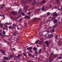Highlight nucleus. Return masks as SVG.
<instances>
[{
    "label": "nucleus",
    "instance_id": "f257e3e1",
    "mask_svg": "<svg viewBox=\"0 0 62 62\" xmlns=\"http://www.w3.org/2000/svg\"><path fill=\"white\" fill-rule=\"evenodd\" d=\"M22 2H21V4H22L23 6L24 7L23 9H24V10L25 11H27V8H28V7L25 5V3H27L26 2H24L23 0H22Z\"/></svg>",
    "mask_w": 62,
    "mask_h": 62
},
{
    "label": "nucleus",
    "instance_id": "f03ea898",
    "mask_svg": "<svg viewBox=\"0 0 62 62\" xmlns=\"http://www.w3.org/2000/svg\"><path fill=\"white\" fill-rule=\"evenodd\" d=\"M52 15L50 17L51 18H52V20H53L56 17V16L57 15V14L56 13V12H55L54 13H53Z\"/></svg>",
    "mask_w": 62,
    "mask_h": 62
},
{
    "label": "nucleus",
    "instance_id": "7ed1b4c3",
    "mask_svg": "<svg viewBox=\"0 0 62 62\" xmlns=\"http://www.w3.org/2000/svg\"><path fill=\"white\" fill-rule=\"evenodd\" d=\"M52 55H53V53H52L50 55L49 57V59H47L45 61L46 62H50L52 61L54 59V58H52Z\"/></svg>",
    "mask_w": 62,
    "mask_h": 62
},
{
    "label": "nucleus",
    "instance_id": "20e7f679",
    "mask_svg": "<svg viewBox=\"0 0 62 62\" xmlns=\"http://www.w3.org/2000/svg\"><path fill=\"white\" fill-rule=\"evenodd\" d=\"M45 43L47 45V47H49V44H50V43L49 42V41H48L46 40L45 41Z\"/></svg>",
    "mask_w": 62,
    "mask_h": 62
},
{
    "label": "nucleus",
    "instance_id": "39448f33",
    "mask_svg": "<svg viewBox=\"0 0 62 62\" xmlns=\"http://www.w3.org/2000/svg\"><path fill=\"white\" fill-rule=\"evenodd\" d=\"M4 58L5 60H10V57H4Z\"/></svg>",
    "mask_w": 62,
    "mask_h": 62
},
{
    "label": "nucleus",
    "instance_id": "423d86ee",
    "mask_svg": "<svg viewBox=\"0 0 62 62\" xmlns=\"http://www.w3.org/2000/svg\"><path fill=\"white\" fill-rule=\"evenodd\" d=\"M29 56H30L31 57H32V58H34V55H32L31 53H29L28 54Z\"/></svg>",
    "mask_w": 62,
    "mask_h": 62
},
{
    "label": "nucleus",
    "instance_id": "0eeeda50",
    "mask_svg": "<svg viewBox=\"0 0 62 62\" xmlns=\"http://www.w3.org/2000/svg\"><path fill=\"white\" fill-rule=\"evenodd\" d=\"M45 2H46V1H45V0H43V1L39 3V4H40V5H42V4L45 3Z\"/></svg>",
    "mask_w": 62,
    "mask_h": 62
},
{
    "label": "nucleus",
    "instance_id": "6e6552de",
    "mask_svg": "<svg viewBox=\"0 0 62 62\" xmlns=\"http://www.w3.org/2000/svg\"><path fill=\"white\" fill-rule=\"evenodd\" d=\"M45 8H48V7H46L44 8V7H43L42 8V11H43V10H44L45 9Z\"/></svg>",
    "mask_w": 62,
    "mask_h": 62
},
{
    "label": "nucleus",
    "instance_id": "1a4fd4ad",
    "mask_svg": "<svg viewBox=\"0 0 62 62\" xmlns=\"http://www.w3.org/2000/svg\"><path fill=\"white\" fill-rule=\"evenodd\" d=\"M40 19V18H35L33 19V20L34 21H36L37 20H39Z\"/></svg>",
    "mask_w": 62,
    "mask_h": 62
},
{
    "label": "nucleus",
    "instance_id": "9d476101",
    "mask_svg": "<svg viewBox=\"0 0 62 62\" xmlns=\"http://www.w3.org/2000/svg\"><path fill=\"white\" fill-rule=\"evenodd\" d=\"M14 33L13 34V35L14 36H17V33L15 31L13 32Z\"/></svg>",
    "mask_w": 62,
    "mask_h": 62
},
{
    "label": "nucleus",
    "instance_id": "9b49d317",
    "mask_svg": "<svg viewBox=\"0 0 62 62\" xmlns=\"http://www.w3.org/2000/svg\"><path fill=\"white\" fill-rule=\"evenodd\" d=\"M58 21V20L57 19L54 20L53 22L54 23H57V22Z\"/></svg>",
    "mask_w": 62,
    "mask_h": 62
},
{
    "label": "nucleus",
    "instance_id": "f8f14e48",
    "mask_svg": "<svg viewBox=\"0 0 62 62\" xmlns=\"http://www.w3.org/2000/svg\"><path fill=\"white\" fill-rule=\"evenodd\" d=\"M37 4V2H36L35 1H34L32 3V5L33 6H34V5H36Z\"/></svg>",
    "mask_w": 62,
    "mask_h": 62
},
{
    "label": "nucleus",
    "instance_id": "ddd939ff",
    "mask_svg": "<svg viewBox=\"0 0 62 62\" xmlns=\"http://www.w3.org/2000/svg\"><path fill=\"white\" fill-rule=\"evenodd\" d=\"M57 23H56L55 24V25H53V26L52 27L53 28H55V27H57Z\"/></svg>",
    "mask_w": 62,
    "mask_h": 62
},
{
    "label": "nucleus",
    "instance_id": "4468645a",
    "mask_svg": "<svg viewBox=\"0 0 62 62\" xmlns=\"http://www.w3.org/2000/svg\"><path fill=\"white\" fill-rule=\"evenodd\" d=\"M48 37H53L54 36H53V34H51L48 35Z\"/></svg>",
    "mask_w": 62,
    "mask_h": 62
},
{
    "label": "nucleus",
    "instance_id": "2eb2a0df",
    "mask_svg": "<svg viewBox=\"0 0 62 62\" xmlns=\"http://www.w3.org/2000/svg\"><path fill=\"white\" fill-rule=\"evenodd\" d=\"M11 13L13 14L14 15H16L17 13L16 12H11Z\"/></svg>",
    "mask_w": 62,
    "mask_h": 62
},
{
    "label": "nucleus",
    "instance_id": "dca6fc26",
    "mask_svg": "<svg viewBox=\"0 0 62 62\" xmlns=\"http://www.w3.org/2000/svg\"><path fill=\"white\" fill-rule=\"evenodd\" d=\"M27 50H29V49H31L32 50V48L31 46H30L28 48H27Z\"/></svg>",
    "mask_w": 62,
    "mask_h": 62
},
{
    "label": "nucleus",
    "instance_id": "f3484780",
    "mask_svg": "<svg viewBox=\"0 0 62 62\" xmlns=\"http://www.w3.org/2000/svg\"><path fill=\"white\" fill-rule=\"evenodd\" d=\"M22 8H20L19 10H18V13H19V12H21L22 11Z\"/></svg>",
    "mask_w": 62,
    "mask_h": 62
},
{
    "label": "nucleus",
    "instance_id": "a211bd4d",
    "mask_svg": "<svg viewBox=\"0 0 62 62\" xmlns=\"http://www.w3.org/2000/svg\"><path fill=\"white\" fill-rule=\"evenodd\" d=\"M25 18H27V19H30V17L28 16H25Z\"/></svg>",
    "mask_w": 62,
    "mask_h": 62
},
{
    "label": "nucleus",
    "instance_id": "6ab92c4d",
    "mask_svg": "<svg viewBox=\"0 0 62 62\" xmlns=\"http://www.w3.org/2000/svg\"><path fill=\"white\" fill-rule=\"evenodd\" d=\"M33 51H37V48L35 47L33 48Z\"/></svg>",
    "mask_w": 62,
    "mask_h": 62
},
{
    "label": "nucleus",
    "instance_id": "aec40b11",
    "mask_svg": "<svg viewBox=\"0 0 62 62\" xmlns=\"http://www.w3.org/2000/svg\"><path fill=\"white\" fill-rule=\"evenodd\" d=\"M39 41V40H37L35 42V44H36V43H38V42Z\"/></svg>",
    "mask_w": 62,
    "mask_h": 62
},
{
    "label": "nucleus",
    "instance_id": "412c9836",
    "mask_svg": "<svg viewBox=\"0 0 62 62\" xmlns=\"http://www.w3.org/2000/svg\"><path fill=\"white\" fill-rule=\"evenodd\" d=\"M21 13L23 16H25V14H24V13L23 12H21Z\"/></svg>",
    "mask_w": 62,
    "mask_h": 62
},
{
    "label": "nucleus",
    "instance_id": "4be33fe9",
    "mask_svg": "<svg viewBox=\"0 0 62 62\" xmlns=\"http://www.w3.org/2000/svg\"><path fill=\"white\" fill-rule=\"evenodd\" d=\"M53 9H56V8H57V7L56 6H55L54 7H53Z\"/></svg>",
    "mask_w": 62,
    "mask_h": 62
},
{
    "label": "nucleus",
    "instance_id": "5701e85b",
    "mask_svg": "<svg viewBox=\"0 0 62 62\" xmlns=\"http://www.w3.org/2000/svg\"><path fill=\"white\" fill-rule=\"evenodd\" d=\"M10 18L11 19H12V20H14L15 19V18L14 17H13V16H12L11 17H10Z\"/></svg>",
    "mask_w": 62,
    "mask_h": 62
},
{
    "label": "nucleus",
    "instance_id": "b1692460",
    "mask_svg": "<svg viewBox=\"0 0 62 62\" xmlns=\"http://www.w3.org/2000/svg\"><path fill=\"white\" fill-rule=\"evenodd\" d=\"M0 36H1L0 37L1 38H3V37H4V35L3 34H1V35Z\"/></svg>",
    "mask_w": 62,
    "mask_h": 62
},
{
    "label": "nucleus",
    "instance_id": "393cba45",
    "mask_svg": "<svg viewBox=\"0 0 62 62\" xmlns=\"http://www.w3.org/2000/svg\"><path fill=\"white\" fill-rule=\"evenodd\" d=\"M13 57V55L11 54L10 55L9 57Z\"/></svg>",
    "mask_w": 62,
    "mask_h": 62
},
{
    "label": "nucleus",
    "instance_id": "a878e982",
    "mask_svg": "<svg viewBox=\"0 0 62 62\" xmlns=\"http://www.w3.org/2000/svg\"><path fill=\"white\" fill-rule=\"evenodd\" d=\"M47 15H50V12H48L46 13Z\"/></svg>",
    "mask_w": 62,
    "mask_h": 62
},
{
    "label": "nucleus",
    "instance_id": "bb28decb",
    "mask_svg": "<svg viewBox=\"0 0 62 62\" xmlns=\"http://www.w3.org/2000/svg\"><path fill=\"white\" fill-rule=\"evenodd\" d=\"M5 24L6 25H9V23L8 22H7V23H5Z\"/></svg>",
    "mask_w": 62,
    "mask_h": 62
},
{
    "label": "nucleus",
    "instance_id": "cd10ccee",
    "mask_svg": "<svg viewBox=\"0 0 62 62\" xmlns=\"http://www.w3.org/2000/svg\"><path fill=\"white\" fill-rule=\"evenodd\" d=\"M3 31V35H5L6 34V32H5V31Z\"/></svg>",
    "mask_w": 62,
    "mask_h": 62
},
{
    "label": "nucleus",
    "instance_id": "c85d7f7f",
    "mask_svg": "<svg viewBox=\"0 0 62 62\" xmlns=\"http://www.w3.org/2000/svg\"><path fill=\"white\" fill-rule=\"evenodd\" d=\"M15 4L16 5H17V6H19V3H18H18H15Z\"/></svg>",
    "mask_w": 62,
    "mask_h": 62
},
{
    "label": "nucleus",
    "instance_id": "c756f323",
    "mask_svg": "<svg viewBox=\"0 0 62 62\" xmlns=\"http://www.w3.org/2000/svg\"><path fill=\"white\" fill-rule=\"evenodd\" d=\"M4 50H2V49L0 50V52H4Z\"/></svg>",
    "mask_w": 62,
    "mask_h": 62
},
{
    "label": "nucleus",
    "instance_id": "7c9ffc66",
    "mask_svg": "<svg viewBox=\"0 0 62 62\" xmlns=\"http://www.w3.org/2000/svg\"><path fill=\"white\" fill-rule=\"evenodd\" d=\"M18 56L19 57H20L21 56V54H19L18 55Z\"/></svg>",
    "mask_w": 62,
    "mask_h": 62
},
{
    "label": "nucleus",
    "instance_id": "2f4dec72",
    "mask_svg": "<svg viewBox=\"0 0 62 62\" xmlns=\"http://www.w3.org/2000/svg\"><path fill=\"white\" fill-rule=\"evenodd\" d=\"M54 32V29H53L52 31V32L53 33Z\"/></svg>",
    "mask_w": 62,
    "mask_h": 62
},
{
    "label": "nucleus",
    "instance_id": "473e14b6",
    "mask_svg": "<svg viewBox=\"0 0 62 62\" xmlns=\"http://www.w3.org/2000/svg\"><path fill=\"white\" fill-rule=\"evenodd\" d=\"M39 10H40V9H38L36 10V11H37V12H39Z\"/></svg>",
    "mask_w": 62,
    "mask_h": 62
},
{
    "label": "nucleus",
    "instance_id": "72a5a7b5",
    "mask_svg": "<svg viewBox=\"0 0 62 62\" xmlns=\"http://www.w3.org/2000/svg\"><path fill=\"white\" fill-rule=\"evenodd\" d=\"M49 7L50 8H51L52 7V5L51 4L49 5Z\"/></svg>",
    "mask_w": 62,
    "mask_h": 62
},
{
    "label": "nucleus",
    "instance_id": "f704fd0d",
    "mask_svg": "<svg viewBox=\"0 0 62 62\" xmlns=\"http://www.w3.org/2000/svg\"><path fill=\"white\" fill-rule=\"evenodd\" d=\"M44 19L45 20H46V16H44Z\"/></svg>",
    "mask_w": 62,
    "mask_h": 62
},
{
    "label": "nucleus",
    "instance_id": "c9c22d12",
    "mask_svg": "<svg viewBox=\"0 0 62 62\" xmlns=\"http://www.w3.org/2000/svg\"><path fill=\"white\" fill-rule=\"evenodd\" d=\"M9 28L10 29H11V28H12V26H9Z\"/></svg>",
    "mask_w": 62,
    "mask_h": 62
},
{
    "label": "nucleus",
    "instance_id": "e433bc0d",
    "mask_svg": "<svg viewBox=\"0 0 62 62\" xmlns=\"http://www.w3.org/2000/svg\"><path fill=\"white\" fill-rule=\"evenodd\" d=\"M39 53H40V52H41V49H39Z\"/></svg>",
    "mask_w": 62,
    "mask_h": 62
},
{
    "label": "nucleus",
    "instance_id": "4c0bfd02",
    "mask_svg": "<svg viewBox=\"0 0 62 62\" xmlns=\"http://www.w3.org/2000/svg\"><path fill=\"white\" fill-rule=\"evenodd\" d=\"M13 26H14V27L16 26V25L15 24H13Z\"/></svg>",
    "mask_w": 62,
    "mask_h": 62
},
{
    "label": "nucleus",
    "instance_id": "58836bf2",
    "mask_svg": "<svg viewBox=\"0 0 62 62\" xmlns=\"http://www.w3.org/2000/svg\"><path fill=\"white\" fill-rule=\"evenodd\" d=\"M27 14H28V15H30V14H31V13L28 12V13H27Z\"/></svg>",
    "mask_w": 62,
    "mask_h": 62
},
{
    "label": "nucleus",
    "instance_id": "ea45409f",
    "mask_svg": "<svg viewBox=\"0 0 62 62\" xmlns=\"http://www.w3.org/2000/svg\"><path fill=\"white\" fill-rule=\"evenodd\" d=\"M58 59H62V57H61L58 58Z\"/></svg>",
    "mask_w": 62,
    "mask_h": 62
},
{
    "label": "nucleus",
    "instance_id": "a19ab883",
    "mask_svg": "<svg viewBox=\"0 0 62 62\" xmlns=\"http://www.w3.org/2000/svg\"><path fill=\"white\" fill-rule=\"evenodd\" d=\"M43 43V41H41L39 43V44H41V43Z\"/></svg>",
    "mask_w": 62,
    "mask_h": 62
},
{
    "label": "nucleus",
    "instance_id": "79ce46f5",
    "mask_svg": "<svg viewBox=\"0 0 62 62\" xmlns=\"http://www.w3.org/2000/svg\"><path fill=\"white\" fill-rule=\"evenodd\" d=\"M29 52H31V53H33V51H31V50H30Z\"/></svg>",
    "mask_w": 62,
    "mask_h": 62
},
{
    "label": "nucleus",
    "instance_id": "37998d69",
    "mask_svg": "<svg viewBox=\"0 0 62 62\" xmlns=\"http://www.w3.org/2000/svg\"><path fill=\"white\" fill-rule=\"evenodd\" d=\"M2 54H5V51H4L3 52H2Z\"/></svg>",
    "mask_w": 62,
    "mask_h": 62
},
{
    "label": "nucleus",
    "instance_id": "c03bdc74",
    "mask_svg": "<svg viewBox=\"0 0 62 62\" xmlns=\"http://www.w3.org/2000/svg\"><path fill=\"white\" fill-rule=\"evenodd\" d=\"M37 51H35V54H37Z\"/></svg>",
    "mask_w": 62,
    "mask_h": 62
},
{
    "label": "nucleus",
    "instance_id": "a18cd8bd",
    "mask_svg": "<svg viewBox=\"0 0 62 62\" xmlns=\"http://www.w3.org/2000/svg\"><path fill=\"white\" fill-rule=\"evenodd\" d=\"M0 26H1V27H2V26H3V25L2 24H0Z\"/></svg>",
    "mask_w": 62,
    "mask_h": 62
},
{
    "label": "nucleus",
    "instance_id": "49530a36",
    "mask_svg": "<svg viewBox=\"0 0 62 62\" xmlns=\"http://www.w3.org/2000/svg\"><path fill=\"white\" fill-rule=\"evenodd\" d=\"M8 40H9V41H11V39L9 38L8 39Z\"/></svg>",
    "mask_w": 62,
    "mask_h": 62
},
{
    "label": "nucleus",
    "instance_id": "de8ad7c7",
    "mask_svg": "<svg viewBox=\"0 0 62 62\" xmlns=\"http://www.w3.org/2000/svg\"><path fill=\"white\" fill-rule=\"evenodd\" d=\"M22 20V18H21L19 20V21L20 22V21H21Z\"/></svg>",
    "mask_w": 62,
    "mask_h": 62
},
{
    "label": "nucleus",
    "instance_id": "09e8293b",
    "mask_svg": "<svg viewBox=\"0 0 62 62\" xmlns=\"http://www.w3.org/2000/svg\"><path fill=\"white\" fill-rule=\"evenodd\" d=\"M7 62L5 61H3L1 62Z\"/></svg>",
    "mask_w": 62,
    "mask_h": 62
},
{
    "label": "nucleus",
    "instance_id": "8fccbe9b",
    "mask_svg": "<svg viewBox=\"0 0 62 62\" xmlns=\"http://www.w3.org/2000/svg\"><path fill=\"white\" fill-rule=\"evenodd\" d=\"M54 57H57V56L56 55H54Z\"/></svg>",
    "mask_w": 62,
    "mask_h": 62
},
{
    "label": "nucleus",
    "instance_id": "3c124183",
    "mask_svg": "<svg viewBox=\"0 0 62 62\" xmlns=\"http://www.w3.org/2000/svg\"><path fill=\"white\" fill-rule=\"evenodd\" d=\"M55 39H56L57 38V36H55Z\"/></svg>",
    "mask_w": 62,
    "mask_h": 62
},
{
    "label": "nucleus",
    "instance_id": "603ef678",
    "mask_svg": "<svg viewBox=\"0 0 62 62\" xmlns=\"http://www.w3.org/2000/svg\"><path fill=\"white\" fill-rule=\"evenodd\" d=\"M23 55H24V56H25V55H25V54L24 53L23 54Z\"/></svg>",
    "mask_w": 62,
    "mask_h": 62
},
{
    "label": "nucleus",
    "instance_id": "864d4df0",
    "mask_svg": "<svg viewBox=\"0 0 62 62\" xmlns=\"http://www.w3.org/2000/svg\"><path fill=\"white\" fill-rule=\"evenodd\" d=\"M29 62H34V61H29Z\"/></svg>",
    "mask_w": 62,
    "mask_h": 62
},
{
    "label": "nucleus",
    "instance_id": "5fc2aeb1",
    "mask_svg": "<svg viewBox=\"0 0 62 62\" xmlns=\"http://www.w3.org/2000/svg\"><path fill=\"white\" fill-rule=\"evenodd\" d=\"M56 1L57 2H59V0H56Z\"/></svg>",
    "mask_w": 62,
    "mask_h": 62
},
{
    "label": "nucleus",
    "instance_id": "6e6d98bb",
    "mask_svg": "<svg viewBox=\"0 0 62 62\" xmlns=\"http://www.w3.org/2000/svg\"><path fill=\"white\" fill-rule=\"evenodd\" d=\"M4 37H6V36H7V35H4Z\"/></svg>",
    "mask_w": 62,
    "mask_h": 62
},
{
    "label": "nucleus",
    "instance_id": "4d7b16f0",
    "mask_svg": "<svg viewBox=\"0 0 62 62\" xmlns=\"http://www.w3.org/2000/svg\"><path fill=\"white\" fill-rule=\"evenodd\" d=\"M18 18H20V16H18Z\"/></svg>",
    "mask_w": 62,
    "mask_h": 62
},
{
    "label": "nucleus",
    "instance_id": "13d9d810",
    "mask_svg": "<svg viewBox=\"0 0 62 62\" xmlns=\"http://www.w3.org/2000/svg\"><path fill=\"white\" fill-rule=\"evenodd\" d=\"M2 30H0V31L2 32Z\"/></svg>",
    "mask_w": 62,
    "mask_h": 62
},
{
    "label": "nucleus",
    "instance_id": "bf43d9fd",
    "mask_svg": "<svg viewBox=\"0 0 62 62\" xmlns=\"http://www.w3.org/2000/svg\"><path fill=\"white\" fill-rule=\"evenodd\" d=\"M32 9H34V8L33 7L32 8Z\"/></svg>",
    "mask_w": 62,
    "mask_h": 62
},
{
    "label": "nucleus",
    "instance_id": "052dcab7",
    "mask_svg": "<svg viewBox=\"0 0 62 62\" xmlns=\"http://www.w3.org/2000/svg\"><path fill=\"white\" fill-rule=\"evenodd\" d=\"M1 34H2V33H0V36H1Z\"/></svg>",
    "mask_w": 62,
    "mask_h": 62
},
{
    "label": "nucleus",
    "instance_id": "680f3d73",
    "mask_svg": "<svg viewBox=\"0 0 62 62\" xmlns=\"http://www.w3.org/2000/svg\"><path fill=\"white\" fill-rule=\"evenodd\" d=\"M17 57V58H19V60H20V58H18V57Z\"/></svg>",
    "mask_w": 62,
    "mask_h": 62
},
{
    "label": "nucleus",
    "instance_id": "e2e57ef3",
    "mask_svg": "<svg viewBox=\"0 0 62 62\" xmlns=\"http://www.w3.org/2000/svg\"><path fill=\"white\" fill-rule=\"evenodd\" d=\"M13 50H14V51H15V48H14L13 49Z\"/></svg>",
    "mask_w": 62,
    "mask_h": 62
},
{
    "label": "nucleus",
    "instance_id": "0e129e2a",
    "mask_svg": "<svg viewBox=\"0 0 62 62\" xmlns=\"http://www.w3.org/2000/svg\"><path fill=\"white\" fill-rule=\"evenodd\" d=\"M25 27H26V26H27V25H25Z\"/></svg>",
    "mask_w": 62,
    "mask_h": 62
},
{
    "label": "nucleus",
    "instance_id": "69168bd1",
    "mask_svg": "<svg viewBox=\"0 0 62 62\" xmlns=\"http://www.w3.org/2000/svg\"><path fill=\"white\" fill-rule=\"evenodd\" d=\"M59 43H60V41L59 40Z\"/></svg>",
    "mask_w": 62,
    "mask_h": 62
},
{
    "label": "nucleus",
    "instance_id": "338daca9",
    "mask_svg": "<svg viewBox=\"0 0 62 62\" xmlns=\"http://www.w3.org/2000/svg\"><path fill=\"white\" fill-rule=\"evenodd\" d=\"M3 8V7H1V8Z\"/></svg>",
    "mask_w": 62,
    "mask_h": 62
},
{
    "label": "nucleus",
    "instance_id": "774afa93",
    "mask_svg": "<svg viewBox=\"0 0 62 62\" xmlns=\"http://www.w3.org/2000/svg\"><path fill=\"white\" fill-rule=\"evenodd\" d=\"M0 23H1V21L0 20Z\"/></svg>",
    "mask_w": 62,
    "mask_h": 62
}]
</instances>
